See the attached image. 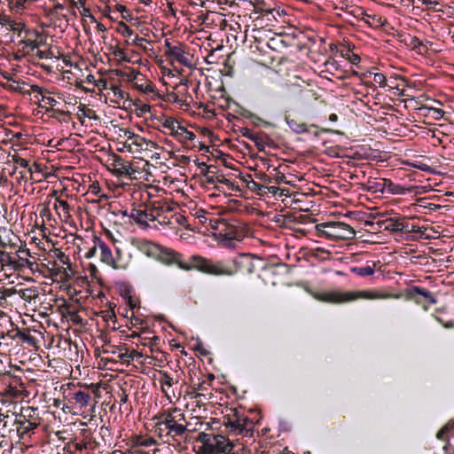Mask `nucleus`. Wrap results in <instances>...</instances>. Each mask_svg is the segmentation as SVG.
I'll return each mask as SVG.
<instances>
[{
  "instance_id": "1",
  "label": "nucleus",
  "mask_w": 454,
  "mask_h": 454,
  "mask_svg": "<svg viewBox=\"0 0 454 454\" xmlns=\"http://www.w3.org/2000/svg\"><path fill=\"white\" fill-rule=\"evenodd\" d=\"M191 270H197L215 278H231L239 274H252L254 271V265L246 255L216 260L192 254L191 255Z\"/></svg>"
},
{
  "instance_id": "2",
  "label": "nucleus",
  "mask_w": 454,
  "mask_h": 454,
  "mask_svg": "<svg viewBox=\"0 0 454 454\" xmlns=\"http://www.w3.org/2000/svg\"><path fill=\"white\" fill-rule=\"evenodd\" d=\"M155 421L154 432L161 439L180 442L186 438L189 431L184 413L178 408L165 410L153 419Z\"/></svg>"
},
{
  "instance_id": "3",
  "label": "nucleus",
  "mask_w": 454,
  "mask_h": 454,
  "mask_svg": "<svg viewBox=\"0 0 454 454\" xmlns=\"http://www.w3.org/2000/svg\"><path fill=\"white\" fill-rule=\"evenodd\" d=\"M133 245L146 256L163 264L176 265L183 270L191 271V256L184 260L181 253L148 239H137L133 242Z\"/></svg>"
},
{
  "instance_id": "4",
  "label": "nucleus",
  "mask_w": 454,
  "mask_h": 454,
  "mask_svg": "<svg viewBox=\"0 0 454 454\" xmlns=\"http://www.w3.org/2000/svg\"><path fill=\"white\" fill-rule=\"evenodd\" d=\"M209 223L215 231L219 243L224 247H234L236 241H241L246 236V227L235 218L210 219Z\"/></svg>"
},
{
  "instance_id": "5",
  "label": "nucleus",
  "mask_w": 454,
  "mask_h": 454,
  "mask_svg": "<svg viewBox=\"0 0 454 454\" xmlns=\"http://www.w3.org/2000/svg\"><path fill=\"white\" fill-rule=\"evenodd\" d=\"M197 442H201L197 454H231L234 444L224 435L200 432Z\"/></svg>"
},
{
  "instance_id": "6",
  "label": "nucleus",
  "mask_w": 454,
  "mask_h": 454,
  "mask_svg": "<svg viewBox=\"0 0 454 454\" xmlns=\"http://www.w3.org/2000/svg\"><path fill=\"white\" fill-rule=\"evenodd\" d=\"M315 286H305V289L308 293L311 294L316 299L321 301H328V302H339L345 301L355 300L358 297L367 298V299H375V298H387L391 297L390 294H378L372 292H358V293H346V294H337V293H317L314 292L313 288Z\"/></svg>"
},
{
  "instance_id": "7",
  "label": "nucleus",
  "mask_w": 454,
  "mask_h": 454,
  "mask_svg": "<svg viewBox=\"0 0 454 454\" xmlns=\"http://www.w3.org/2000/svg\"><path fill=\"white\" fill-rule=\"evenodd\" d=\"M316 229L321 236L332 237L342 239H352L356 231L353 228L343 222H325L319 223Z\"/></svg>"
},
{
  "instance_id": "8",
  "label": "nucleus",
  "mask_w": 454,
  "mask_h": 454,
  "mask_svg": "<svg viewBox=\"0 0 454 454\" xmlns=\"http://www.w3.org/2000/svg\"><path fill=\"white\" fill-rule=\"evenodd\" d=\"M223 417V425L236 434H247L253 428V421L236 409Z\"/></svg>"
},
{
  "instance_id": "9",
  "label": "nucleus",
  "mask_w": 454,
  "mask_h": 454,
  "mask_svg": "<svg viewBox=\"0 0 454 454\" xmlns=\"http://www.w3.org/2000/svg\"><path fill=\"white\" fill-rule=\"evenodd\" d=\"M142 207V205L140 206ZM144 208H132L129 217L143 229L150 227L149 222H155V215L149 206V201L145 202Z\"/></svg>"
},
{
  "instance_id": "10",
  "label": "nucleus",
  "mask_w": 454,
  "mask_h": 454,
  "mask_svg": "<svg viewBox=\"0 0 454 454\" xmlns=\"http://www.w3.org/2000/svg\"><path fill=\"white\" fill-rule=\"evenodd\" d=\"M149 206L155 215V222L160 225L170 223L169 218L166 215L167 213L173 211L174 207L164 200L149 201Z\"/></svg>"
},
{
  "instance_id": "11",
  "label": "nucleus",
  "mask_w": 454,
  "mask_h": 454,
  "mask_svg": "<svg viewBox=\"0 0 454 454\" xmlns=\"http://www.w3.org/2000/svg\"><path fill=\"white\" fill-rule=\"evenodd\" d=\"M61 287L66 291L69 299L76 303H82L92 293L90 289V286H60Z\"/></svg>"
},
{
  "instance_id": "12",
  "label": "nucleus",
  "mask_w": 454,
  "mask_h": 454,
  "mask_svg": "<svg viewBox=\"0 0 454 454\" xmlns=\"http://www.w3.org/2000/svg\"><path fill=\"white\" fill-rule=\"evenodd\" d=\"M273 4L272 0H254L251 12L260 14L262 18L267 17V20L270 21V17L275 19L274 12L276 9L273 7Z\"/></svg>"
},
{
  "instance_id": "13",
  "label": "nucleus",
  "mask_w": 454,
  "mask_h": 454,
  "mask_svg": "<svg viewBox=\"0 0 454 454\" xmlns=\"http://www.w3.org/2000/svg\"><path fill=\"white\" fill-rule=\"evenodd\" d=\"M91 400V395L87 389L75 390L69 393L68 395V402L80 410L88 407Z\"/></svg>"
},
{
  "instance_id": "14",
  "label": "nucleus",
  "mask_w": 454,
  "mask_h": 454,
  "mask_svg": "<svg viewBox=\"0 0 454 454\" xmlns=\"http://www.w3.org/2000/svg\"><path fill=\"white\" fill-rule=\"evenodd\" d=\"M16 418L17 419L30 423V425L37 427L40 426L42 421L38 409L32 406L22 407L20 409V412L16 415Z\"/></svg>"
},
{
  "instance_id": "15",
  "label": "nucleus",
  "mask_w": 454,
  "mask_h": 454,
  "mask_svg": "<svg viewBox=\"0 0 454 454\" xmlns=\"http://www.w3.org/2000/svg\"><path fill=\"white\" fill-rule=\"evenodd\" d=\"M118 293L131 310L139 307L140 299L131 286H119Z\"/></svg>"
},
{
  "instance_id": "16",
  "label": "nucleus",
  "mask_w": 454,
  "mask_h": 454,
  "mask_svg": "<svg viewBox=\"0 0 454 454\" xmlns=\"http://www.w3.org/2000/svg\"><path fill=\"white\" fill-rule=\"evenodd\" d=\"M30 328L20 329L18 327L8 332V335L15 340L19 339L22 343L27 344L29 347H36V339L31 335Z\"/></svg>"
},
{
  "instance_id": "17",
  "label": "nucleus",
  "mask_w": 454,
  "mask_h": 454,
  "mask_svg": "<svg viewBox=\"0 0 454 454\" xmlns=\"http://www.w3.org/2000/svg\"><path fill=\"white\" fill-rule=\"evenodd\" d=\"M20 297L29 302L34 301L35 304L44 303L46 294L41 293L36 287L31 286L23 290L19 291Z\"/></svg>"
},
{
  "instance_id": "18",
  "label": "nucleus",
  "mask_w": 454,
  "mask_h": 454,
  "mask_svg": "<svg viewBox=\"0 0 454 454\" xmlns=\"http://www.w3.org/2000/svg\"><path fill=\"white\" fill-rule=\"evenodd\" d=\"M381 226L385 231L397 232V231H405L408 232L409 224L404 220L396 217V218H388L381 222Z\"/></svg>"
},
{
  "instance_id": "19",
  "label": "nucleus",
  "mask_w": 454,
  "mask_h": 454,
  "mask_svg": "<svg viewBox=\"0 0 454 454\" xmlns=\"http://www.w3.org/2000/svg\"><path fill=\"white\" fill-rule=\"evenodd\" d=\"M184 47L185 45L184 43H177V44L175 45V48L171 49L167 57L172 60L177 61L183 66L188 67L190 65V59Z\"/></svg>"
},
{
  "instance_id": "20",
  "label": "nucleus",
  "mask_w": 454,
  "mask_h": 454,
  "mask_svg": "<svg viewBox=\"0 0 454 454\" xmlns=\"http://www.w3.org/2000/svg\"><path fill=\"white\" fill-rule=\"evenodd\" d=\"M14 425L16 426L19 439L23 441L29 439L35 434V429L37 428V427H34L30 423L17 419V418L15 419Z\"/></svg>"
},
{
  "instance_id": "21",
  "label": "nucleus",
  "mask_w": 454,
  "mask_h": 454,
  "mask_svg": "<svg viewBox=\"0 0 454 454\" xmlns=\"http://www.w3.org/2000/svg\"><path fill=\"white\" fill-rule=\"evenodd\" d=\"M95 239L98 241V247L100 249V261L109 266L116 268V263L110 247L99 238L95 237Z\"/></svg>"
},
{
  "instance_id": "22",
  "label": "nucleus",
  "mask_w": 454,
  "mask_h": 454,
  "mask_svg": "<svg viewBox=\"0 0 454 454\" xmlns=\"http://www.w3.org/2000/svg\"><path fill=\"white\" fill-rule=\"evenodd\" d=\"M1 85L4 90L10 92H16L22 95H31V91L29 90H26V87L28 86V84L25 81L15 80L13 82H4Z\"/></svg>"
},
{
  "instance_id": "23",
  "label": "nucleus",
  "mask_w": 454,
  "mask_h": 454,
  "mask_svg": "<svg viewBox=\"0 0 454 454\" xmlns=\"http://www.w3.org/2000/svg\"><path fill=\"white\" fill-rule=\"evenodd\" d=\"M114 173L118 176H128L133 174L134 170L131 166L126 162L121 156L114 159Z\"/></svg>"
},
{
  "instance_id": "24",
  "label": "nucleus",
  "mask_w": 454,
  "mask_h": 454,
  "mask_svg": "<svg viewBox=\"0 0 454 454\" xmlns=\"http://www.w3.org/2000/svg\"><path fill=\"white\" fill-rule=\"evenodd\" d=\"M46 113L50 114V116L58 121L63 123H68L71 121V113L69 111H64L56 109L54 107H49L45 110Z\"/></svg>"
},
{
  "instance_id": "25",
  "label": "nucleus",
  "mask_w": 454,
  "mask_h": 454,
  "mask_svg": "<svg viewBox=\"0 0 454 454\" xmlns=\"http://www.w3.org/2000/svg\"><path fill=\"white\" fill-rule=\"evenodd\" d=\"M174 137L181 143L192 141L196 138V135L192 131L188 130L185 127L181 125L176 126Z\"/></svg>"
},
{
  "instance_id": "26",
  "label": "nucleus",
  "mask_w": 454,
  "mask_h": 454,
  "mask_svg": "<svg viewBox=\"0 0 454 454\" xmlns=\"http://www.w3.org/2000/svg\"><path fill=\"white\" fill-rule=\"evenodd\" d=\"M408 36L410 39L409 42L406 39H404L403 41L408 46L411 47L412 51H415L419 54H424L427 51V45H425L423 42L419 40L417 36H412L411 35H408Z\"/></svg>"
},
{
  "instance_id": "27",
  "label": "nucleus",
  "mask_w": 454,
  "mask_h": 454,
  "mask_svg": "<svg viewBox=\"0 0 454 454\" xmlns=\"http://www.w3.org/2000/svg\"><path fill=\"white\" fill-rule=\"evenodd\" d=\"M131 141V144L127 145V143L124 144L125 147L128 148L129 152H131V145H135L137 147V150H142L144 145H151L152 146H155V143L152 141H146V139L137 134L131 135V138L129 139Z\"/></svg>"
},
{
  "instance_id": "28",
  "label": "nucleus",
  "mask_w": 454,
  "mask_h": 454,
  "mask_svg": "<svg viewBox=\"0 0 454 454\" xmlns=\"http://www.w3.org/2000/svg\"><path fill=\"white\" fill-rule=\"evenodd\" d=\"M338 52L342 58L348 59L353 65H356L360 62L361 59L359 55L354 53L349 46L341 45L340 49H338Z\"/></svg>"
},
{
  "instance_id": "29",
  "label": "nucleus",
  "mask_w": 454,
  "mask_h": 454,
  "mask_svg": "<svg viewBox=\"0 0 454 454\" xmlns=\"http://www.w3.org/2000/svg\"><path fill=\"white\" fill-rule=\"evenodd\" d=\"M4 22V27L10 31L17 32L19 36L21 35L23 31H26V26L24 23L13 20L10 17H8Z\"/></svg>"
},
{
  "instance_id": "30",
  "label": "nucleus",
  "mask_w": 454,
  "mask_h": 454,
  "mask_svg": "<svg viewBox=\"0 0 454 454\" xmlns=\"http://www.w3.org/2000/svg\"><path fill=\"white\" fill-rule=\"evenodd\" d=\"M267 46L269 48H270L271 50L273 51H280V49L282 48H286L287 46H289V43H286L282 35H277L275 37H272L270 38L268 42H267Z\"/></svg>"
},
{
  "instance_id": "31",
  "label": "nucleus",
  "mask_w": 454,
  "mask_h": 454,
  "mask_svg": "<svg viewBox=\"0 0 454 454\" xmlns=\"http://www.w3.org/2000/svg\"><path fill=\"white\" fill-rule=\"evenodd\" d=\"M159 373L160 375L159 382L160 384L161 390L168 395L165 387H171L175 383H177V380H174V379L165 371H160Z\"/></svg>"
},
{
  "instance_id": "32",
  "label": "nucleus",
  "mask_w": 454,
  "mask_h": 454,
  "mask_svg": "<svg viewBox=\"0 0 454 454\" xmlns=\"http://www.w3.org/2000/svg\"><path fill=\"white\" fill-rule=\"evenodd\" d=\"M84 117H88L90 119H98V116L95 114V112L92 109H86V106L81 104L78 106L77 118L82 123H83Z\"/></svg>"
},
{
  "instance_id": "33",
  "label": "nucleus",
  "mask_w": 454,
  "mask_h": 454,
  "mask_svg": "<svg viewBox=\"0 0 454 454\" xmlns=\"http://www.w3.org/2000/svg\"><path fill=\"white\" fill-rule=\"evenodd\" d=\"M367 191L371 192H373V193H376V192L385 193L386 192V181H385V179H382V180H380L379 182L368 181Z\"/></svg>"
},
{
  "instance_id": "34",
  "label": "nucleus",
  "mask_w": 454,
  "mask_h": 454,
  "mask_svg": "<svg viewBox=\"0 0 454 454\" xmlns=\"http://www.w3.org/2000/svg\"><path fill=\"white\" fill-rule=\"evenodd\" d=\"M414 6L419 4H425L428 11L442 12V9L437 6L440 4L438 0H413Z\"/></svg>"
},
{
  "instance_id": "35",
  "label": "nucleus",
  "mask_w": 454,
  "mask_h": 454,
  "mask_svg": "<svg viewBox=\"0 0 454 454\" xmlns=\"http://www.w3.org/2000/svg\"><path fill=\"white\" fill-rule=\"evenodd\" d=\"M289 128L297 134H302L309 132L307 125L303 122H298L295 120L287 121Z\"/></svg>"
},
{
  "instance_id": "36",
  "label": "nucleus",
  "mask_w": 454,
  "mask_h": 454,
  "mask_svg": "<svg viewBox=\"0 0 454 454\" xmlns=\"http://www.w3.org/2000/svg\"><path fill=\"white\" fill-rule=\"evenodd\" d=\"M386 181V192L391 193V194H403L404 193V188L397 184L393 183L389 179H385Z\"/></svg>"
},
{
  "instance_id": "37",
  "label": "nucleus",
  "mask_w": 454,
  "mask_h": 454,
  "mask_svg": "<svg viewBox=\"0 0 454 454\" xmlns=\"http://www.w3.org/2000/svg\"><path fill=\"white\" fill-rule=\"evenodd\" d=\"M307 218H309V216L306 215L299 214L296 215L294 214H286L284 215V223H305Z\"/></svg>"
},
{
  "instance_id": "38",
  "label": "nucleus",
  "mask_w": 454,
  "mask_h": 454,
  "mask_svg": "<svg viewBox=\"0 0 454 454\" xmlns=\"http://www.w3.org/2000/svg\"><path fill=\"white\" fill-rule=\"evenodd\" d=\"M20 44H23L24 48H27L30 51H34L38 49V44L35 41L34 36L27 35V29L25 31V36L20 41Z\"/></svg>"
},
{
  "instance_id": "39",
  "label": "nucleus",
  "mask_w": 454,
  "mask_h": 454,
  "mask_svg": "<svg viewBox=\"0 0 454 454\" xmlns=\"http://www.w3.org/2000/svg\"><path fill=\"white\" fill-rule=\"evenodd\" d=\"M351 271L357 276L365 277L372 275L374 273V269L373 267L367 265L361 267H354L351 269Z\"/></svg>"
},
{
  "instance_id": "40",
  "label": "nucleus",
  "mask_w": 454,
  "mask_h": 454,
  "mask_svg": "<svg viewBox=\"0 0 454 454\" xmlns=\"http://www.w3.org/2000/svg\"><path fill=\"white\" fill-rule=\"evenodd\" d=\"M268 140H270L269 137L264 133H258L257 139L253 140L256 148L261 152L263 151L265 146L268 145Z\"/></svg>"
},
{
  "instance_id": "41",
  "label": "nucleus",
  "mask_w": 454,
  "mask_h": 454,
  "mask_svg": "<svg viewBox=\"0 0 454 454\" xmlns=\"http://www.w3.org/2000/svg\"><path fill=\"white\" fill-rule=\"evenodd\" d=\"M5 247L6 244L0 240V247L4 248ZM0 261L7 264H14L16 262L15 259L9 253L2 250H0Z\"/></svg>"
},
{
  "instance_id": "42",
  "label": "nucleus",
  "mask_w": 454,
  "mask_h": 454,
  "mask_svg": "<svg viewBox=\"0 0 454 454\" xmlns=\"http://www.w3.org/2000/svg\"><path fill=\"white\" fill-rule=\"evenodd\" d=\"M271 176H272V183H275L278 184H282V183H285V184L288 183L286 180L285 174L283 172H281L278 168H273L272 172H271Z\"/></svg>"
},
{
  "instance_id": "43",
  "label": "nucleus",
  "mask_w": 454,
  "mask_h": 454,
  "mask_svg": "<svg viewBox=\"0 0 454 454\" xmlns=\"http://www.w3.org/2000/svg\"><path fill=\"white\" fill-rule=\"evenodd\" d=\"M419 110L424 112L425 115H427L432 112V114L435 119L442 118L444 114V112L442 109L434 108V107L422 106L419 108Z\"/></svg>"
},
{
  "instance_id": "44",
  "label": "nucleus",
  "mask_w": 454,
  "mask_h": 454,
  "mask_svg": "<svg viewBox=\"0 0 454 454\" xmlns=\"http://www.w3.org/2000/svg\"><path fill=\"white\" fill-rule=\"evenodd\" d=\"M32 92H35L36 93L37 95L35 96V98L37 99V100H41V98H43V96H46V94L49 93V90L43 87H40L36 84H33L30 86V90H29Z\"/></svg>"
},
{
  "instance_id": "45",
  "label": "nucleus",
  "mask_w": 454,
  "mask_h": 454,
  "mask_svg": "<svg viewBox=\"0 0 454 454\" xmlns=\"http://www.w3.org/2000/svg\"><path fill=\"white\" fill-rule=\"evenodd\" d=\"M105 344L106 348H103V353L105 354H112V355H117L120 353V351H123V346H114L110 345L109 342L105 340Z\"/></svg>"
},
{
  "instance_id": "46",
  "label": "nucleus",
  "mask_w": 454,
  "mask_h": 454,
  "mask_svg": "<svg viewBox=\"0 0 454 454\" xmlns=\"http://www.w3.org/2000/svg\"><path fill=\"white\" fill-rule=\"evenodd\" d=\"M209 383L207 381H202L194 388V392L196 393V396H206L207 394Z\"/></svg>"
},
{
  "instance_id": "47",
  "label": "nucleus",
  "mask_w": 454,
  "mask_h": 454,
  "mask_svg": "<svg viewBox=\"0 0 454 454\" xmlns=\"http://www.w3.org/2000/svg\"><path fill=\"white\" fill-rule=\"evenodd\" d=\"M180 125L178 121H176L174 118H168L165 120L163 123V127L170 130V134L174 136V133L176 130V126Z\"/></svg>"
},
{
  "instance_id": "48",
  "label": "nucleus",
  "mask_w": 454,
  "mask_h": 454,
  "mask_svg": "<svg viewBox=\"0 0 454 454\" xmlns=\"http://www.w3.org/2000/svg\"><path fill=\"white\" fill-rule=\"evenodd\" d=\"M117 357L122 362L126 364H129L131 361H133V356L129 354L128 348L123 346V352L120 351L118 353Z\"/></svg>"
},
{
  "instance_id": "49",
  "label": "nucleus",
  "mask_w": 454,
  "mask_h": 454,
  "mask_svg": "<svg viewBox=\"0 0 454 454\" xmlns=\"http://www.w3.org/2000/svg\"><path fill=\"white\" fill-rule=\"evenodd\" d=\"M12 160L14 163H16L17 165H19L21 168H28V171L30 173L33 172V168L29 167L28 161L26 159H23V158L20 157L19 155H13Z\"/></svg>"
},
{
  "instance_id": "50",
  "label": "nucleus",
  "mask_w": 454,
  "mask_h": 454,
  "mask_svg": "<svg viewBox=\"0 0 454 454\" xmlns=\"http://www.w3.org/2000/svg\"><path fill=\"white\" fill-rule=\"evenodd\" d=\"M59 310L64 317L69 319L70 313L74 312L76 309H73V307L70 304L65 301L64 304L59 307Z\"/></svg>"
},
{
  "instance_id": "51",
  "label": "nucleus",
  "mask_w": 454,
  "mask_h": 454,
  "mask_svg": "<svg viewBox=\"0 0 454 454\" xmlns=\"http://www.w3.org/2000/svg\"><path fill=\"white\" fill-rule=\"evenodd\" d=\"M59 310L64 317L69 319L70 313L74 312L76 309H73V307L70 304L65 301L64 304L59 307Z\"/></svg>"
},
{
  "instance_id": "52",
  "label": "nucleus",
  "mask_w": 454,
  "mask_h": 454,
  "mask_svg": "<svg viewBox=\"0 0 454 454\" xmlns=\"http://www.w3.org/2000/svg\"><path fill=\"white\" fill-rule=\"evenodd\" d=\"M254 0H235L233 6L243 8L247 11H252Z\"/></svg>"
},
{
  "instance_id": "53",
  "label": "nucleus",
  "mask_w": 454,
  "mask_h": 454,
  "mask_svg": "<svg viewBox=\"0 0 454 454\" xmlns=\"http://www.w3.org/2000/svg\"><path fill=\"white\" fill-rule=\"evenodd\" d=\"M373 82L377 83L380 88H385L387 86V78L381 73L373 74Z\"/></svg>"
},
{
  "instance_id": "54",
  "label": "nucleus",
  "mask_w": 454,
  "mask_h": 454,
  "mask_svg": "<svg viewBox=\"0 0 454 454\" xmlns=\"http://www.w3.org/2000/svg\"><path fill=\"white\" fill-rule=\"evenodd\" d=\"M27 35L34 36L35 41L38 44V47L45 43L43 35L36 30L27 29Z\"/></svg>"
},
{
  "instance_id": "55",
  "label": "nucleus",
  "mask_w": 454,
  "mask_h": 454,
  "mask_svg": "<svg viewBox=\"0 0 454 454\" xmlns=\"http://www.w3.org/2000/svg\"><path fill=\"white\" fill-rule=\"evenodd\" d=\"M136 106V112L137 116H143L146 113H149L151 111V106L147 104H135Z\"/></svg>"
},
{
  "instance_id": "56",
  "label": "nucleus",
  "mask_w": 454,
  "mask_h": 454,
  "mask_svg": "<svg viewBox=\"0 0 454 454\" xmlns=\"http://www.w3.org/2000/svg\"><path fill=\"white\" fill-rule=\"evenodd\" d=\"M88 270L90 276L97 280L98 284H103V280L99 276V271L94 264H90Z\"/></svg>"
},
{
  "instance_id": "57",
  "label": "nucleus",
  "mask_w": 454,
  "mask_h": 454,
  "mask_svg": "<svg viewBox=\"0 0 454 454\" xmlns=\"http://www.w3.org/2000/svg\"><path fill=\"white\" fill-rule=\"evenodd\" d=\"M69 320L72 321L74 325L82 326L84 325L83 318L79 315L77 309L74 312L70 313Z\"/></svg>"
},
{
  "instance_id": "58",
  "label": "nucleus",
  "mask_w": 454,
  "mask_h": 454,
  "mask_svg": "<svg viewBox=\"0 0 454 454\" xmlns=\"http://www.w3.org/2000/svg\"><path fill=\"white\" fill-rule=\"evenodd\" d=\"M241 134L244 137H247L250 141H253L257 139L258 132H254V130L248 128H243L241 130Z\"/></svg>"
},
{
  "instance_id": "59",
  "label": "nucleus",
  "mask_w": 454,
  "mask_h": 454,
  "mask_svg": "<svg viewBox=\"0 0 454 454\" xmlns=\"http://www.w3.org/2000/svg\"><path fill=\"white\" fill-rule=\"evenodd\" d=\"M110 89L113 91L114 95L120 99H124L129 95L127 92L123 91L118 85H112Z\"/></svg>"
},
{
  "instance_id": "60",
  "label": "nucleus",
  "mask_w": 454,
  "mask_h": 454,
  "mask_svg": "<svg viewBox=\"0 0 454 454\" xmlns=\"http://www.w3.org/2000/svg\"><path fill=\"white\" fill-rule=\"evenodd\" d=\"M255 177L264 183L265 185H268L269 184L272 183V176L271 172L268 175L266 173H256Z\"/></svg>"
},
{
  "instance_id": "61",
  "label": "nucleus",
  "mask_w": 454,
  "mask_h": 454,
  "mask_svg": "<svg viewBox=\"0 0 454 454\" xmlns=\"http://www.w3.org/2000/svg\"><path fill=\"white\" fill-rule=\"evenodd\" d=\"M415 291L416 293L423 295L425 298H427L430 303H435L436 301L435 299L433 297V295L431 294V293L427 290H425V289H419L418 287H415Z\"/></svg>"
},
{
  "instance_id": "62",
  "label": "nucleus",
  "mask_w": 454,
  "mask_h": 454,
  "mask_svg": "<svg viewBox=\"0 0 454 454\" xmlns=\"http://www.w3.org/2000/svg\"><path fill=\"white\" fill-rule=\"evenodd\" d=\"M329 252L323 249V248H316L312 251V256L318 258V259H325L328 257Z\"/></svg>"
},
{
  "instance_id": "63",
  "label": "nucleus",
  "mask_w": 454,
  "mask_h": 454,
  "mask_svg": "<svg viewBox=\"0 0 454 454\" xmlns=\"http://www.w3.org/2000/svg\"><path fill=\"white\" fill-rule=\"evenodd\" d=\"M120 27H121L120 32L124 36L129 37L134 34L133 29L130 27H129L127 24H125L124 22H121L120 24Z\"/></svg>"
},
{
  "instance_id": "64",
  "label": "nucleus",
  "mask_w": 454,
  "mask_h": 454,
  "mask_svg": "<svg viewBox=\"0 0 454 454\" xmlns=\"http://www.w3.org/2000/svg\"><path fill=\"white\" fill-rule=\"evenodd\" d=\"M16 293L13 289H6L4 286H0V301L5 300L7 296H11Z\"/></svg>"
}]
</instances>
